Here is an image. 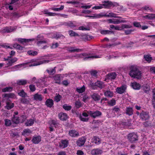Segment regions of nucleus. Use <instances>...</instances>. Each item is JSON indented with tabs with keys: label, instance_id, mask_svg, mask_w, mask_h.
<instances>
[{
	"label": "nucleus",
	"instance_id": "obj_4",
	"mask_svg": "<svg viewBox=\"0 0 155 155\" xmlns=\"http://www.w3.org/2000/svg\"><path fill=\"white\" fill-rule=\"evenodd\" d=\"M101 55H97L93 54L84 53L83 54H77L74 57L76 58H82L86 60L88 58L94 59L99 58L101 57Z\"/></svg>",
	"mask_w": 155,
	"mask_h": 155
},
{
	"label": "nucleus",
	"instance_id": "obj_26",
	"mask_svg": "<svg viewBox=\"0 0 155 155\" xmlns=\"http://www.w3.org/2000/svg\"><path fill=\"white\" fill-rule=\"evenodd\" d=\"M11 120L13 124H17L19 123V117L18 116L13 115L11 118Z\"/></svg>",
	"mask_w": 155,
	"mask_h": 155
},
{
	"label": "nucleus",
	"instance_id": "obj_8",
	"mask_svg": "<svg viewBox=\"0 0 155 155\" xmlns=\"http://www.w3.org/2000/svg\"><path fill=\"white\" fill-rule=\"evenodd\" d=\"M128 138L129 141L133 142L138 140V136L136 134L134 133H131L128 135Z\"/></svg>",
	"mask_w": 155,
	"mask_h": 155
},
{
	"label": "nucleus",
	"instance_id": "obj_31",
	"mask_svg": "<svg viewBox=\"0 0 155 155\" xmlns=\"http://www.w3.org/2000/svg\"><path fill=\"white\" fill-rule=\"evenodd\" d=\"M69 135L72 137L78 136L79 134L78 132L75 130H71L69 132Z\"/></svg>",
	"mask_w": 155,
	"mask_h": 155
},
{
	"label": "nucleus",
	"instance_id": "obj_16",
	"mask_svg": "<svg viewBox=\"0 0 155 155\" xmlns=\"http://www.w3.org/2000/svg\"><path fill=\"white\" fill-rule=\"evenodd\" d=\"M88 113L91 115V116L94 118H95L100 115L101 113L99 111L97 110L94 112L90 111L88 112Z\"/></svg>",
	"mask_w": 155,
	"mask_h": 155
},
{
	"label": "nucleus",
	"instance_id": "obj_49",
	"mask_svg": "<svg viewBox=\"0 0 155 155\" xmlns=\"http://www.w3.org/2000/svg\"><path fill=\"white\" fill-rule=\"evenodd\" d=\"M108 104L110 106H113L115 104L116 101L114 99H113L108 101Z\"/></svg>",
	"mask_w": 155,
	"mask_h": 155
},
{
	"label": "nucleus",
	"instance_id": "obj_17",
	"mask_svg": "<svg viewBox=\"0 0 155 155\" xmlns=\"http://www.w3.org/2000/svg\"><path fill=\"white\" fill-rule=\"evenodd\" d=\"M127 88L126 85H122L121 87H117L116 89V92L118 93L121 94L124 93Z\"/></svg>",
	"mask_w": 155,
	"mask_h": 155
},
{
	"label": "nucleus",
	"instance_id": "obj_48",
	"mask_svg": "<svg viewBox=\"0 0 155 155\" xmlns=\"http://www.w3.org/2000/svg\"><path fill=\"white\" fill-rule=\"evenodd\" d=\"M28 54L31 55L35 56L37 55L38 52L35 51H28Z\"/></svg>",
	"mask_w": 155,
	"mask_h": 155
},
{
	"label": "nucleus",
	"instance_id": "obj_45",
	"mask_svg": "<svg viewBox=\"0 0 155 155\" xmlns=\"http://www.w3.org/2000/svg\"><path fill=\"white\" fill-rule=\"evenodd\" d=\"M126 113L129 115H132L133 114V111L132 108L129 107L127 108Z\"/></svg>",
	"mask_w": 155,
	"mask_h": 155
},
{
	"label": "nucleus",
	"instance_id": "obj_53",
	"mask_svg": "<svg viewBox=\"0 0 155 155\" xmlns=\"http://www.w3.org/2000/svg\"><path fill=\"white\" fill-rule=\"evenodd\" d=\"M100 32L102 34L105 35L109 34L111 32L108 30H101L100 31Z\"/></svg>",
	"mask_w": 155,
	"mask_h": 155
},
{
	"label": "nucleus",
	"instance_id": "obj_7",
	"mask_svg": "<svg viewBox=\"0 0 155 155\" xmlns=\"http://www.w3.org/2000/svg\"><path fill=\"white\" fill-rule=\"evenodd\" d=\"M15 29V27L13 26L6 27L2 29L1 32L3 34L7 33L12 32Z\"/></svg>",
	"mask_w": 155,
	"mask_h": 155
},
{
	"label": "nucleus",
	"instance_id": "obj_11",
	"mask_svg": "<svg viewBox=\"0 0 155 155\" xmlns=\"http://www.w3.org/2000/svg\"><path fill=\"white\" fill-rule=\"evenodd\" d=\"M79 118L81 121L85 122L87 121L89 119L88 114L85 112H83L82 114L80 116Z\"/></svg>",
	"mask_w": 155,
	"mask_h": 155
},
{
	"label": "nucleus",
	"instance_id": "obj_19",
	"mask_svg": "<svg viewBox=\"0 0 155 155\" xmlns=\"http://www.w3.org/2000/svg\"><path fill=\"white\" fill-rule=\"evenodd\" d=\"M68 144V142L66 140H62L59 144V147L62 148L67 147Z\"/></svg>",
	"mask_w": 155,
	"mask_h": 155
},
{
	"label": "nucleus",
	"instance_id": "obj_21",
	"mask_svg": "<svg viewBox=\"0 0 155 155\" xmlns=\"http://www.w3.org/2000/svg\"><path fill=\"white\" fill-rule=\"evenodd\" d=\"M131 27L130 25H123L121 26H115L114 29L117 30H120L124 28H130Z\"/></svg>",
	"mask_w": 155,
	"mask_h": 155
},
{
	"label": "nucleus",
	"instance_id": "obj_39",
	"mask_svg": "<svg viewBox=\"0 0 155 155\" xmlns=\"http://www.w3.org/2000/svg\"><path fill=\"white\" fill-rule=\"evenodd\" d=\"M85 90V87L84 85L82 87H78L76 89L77 91L79 93H81L84 92Z\"/></svg>",
	"mask_w": 155,
	"mask_h": 155
},
{
	"label": "nucleus",
	"instance_id": "obj_22",
	"mask_svg": "<svg viewBox=\"0 0 155 155\" xmlns=\"http://www.w3.org/2000/svg\"><path fill=\"white\" fill-rule=\"evenodd\" d=\"M60 119L62 120H65L68 118V117L66 114L63 113H60L58 115Z\"/></svg>",
	"mask_w": 155,
	"mask_h": 155
},
{
	"label": "nucleus",
	"instance_id": "obj_29",
	"mask_svg": "<svg viewBox=\"0 0 155 155\" xmlns=\"http://www.w3.org/2000/svg\"><path fill=\"white\" fill-rule=\"evenodd\" d=\"M49 37L52 38H55L58 39L62 36L61 34H59L57 33H51L49 35Z\"/></svg>",
	"mask_w": 155,
	"mask_h": 155
},
{
	"label": "nucleus",
	"instance_id": "obj_20",
	"mask_svg": "<svg viewBox=\"0 0 155 155\" xmlns=\"http://www.w3.org/2000/svg\"><path fill=\"white\" fill-rule=\"evenodd\" d=\"M104 4H102L103 5V8H109L111 7L113 5L112 3L111 2L109 1H104L103 2Z\"/></svg>",
	"mask_w": 155,
	"mask_h": 155
},
{
	"label": "nucleus",
	"instance_id": "obj_6",
	"mask_svg": "<svg viewBox=\"0 0 155 155\" xmlns=\"http://www.w3.org/2000/svg\"><path fill=\"white\" fill-rule=\"evenodd\" d=\"M15 54V52L14 51H12L10 53V55L11 56L8 57L6 58H5V61H9L7 63L8 66H9L12 65L13 63L16 61V59L14 60L13 59H12L11 58V56L14 55Z\"/></svg>",
	"mask_w": 155,
	"mask_h": 155
},
{
	"label": "nucleus",
	"instance_id": "obj_23",
	"mask_svg": "<svg viewBox=\"0 0 155 155\" xmlns=\"http://www.w3.org/2000/svg\"><path fill=\"white\" fill-rule=\"evenodd\" d=\"M49 78L54 79L55 81V83L58 84H60L61 83V80L62 79V78L60 77V75H55L52 78Z\"/></svg>",
	"mask_w": 155,
	"mask_h": 155
},
{
	"label": "nucleus",
	"instance_id": "obj_35",
	"mask_svg": "<svg viewBox=\"0 0 155 155\" xmlns=\"http://www.w3.org/2000/svg\"><path fill=\"white\" fill-rule=\"evenodd\" d=\"M5 124L6 127H14V125L12 124L11 120L9 119H5Z\"/></svg>",
	"mask_w": 155,
	"mask_h": 155
},
{
	"label": "nucleus",
	"instance_id": "obj_59",
	"mask_svg": "<svg viewBox=\"0 0 155 155\" xmlns=\"http://www.w3.org/2000/svg\"><path fill=\"white\" fill-rule=\"evenodd\" d=\"M27 81L24 79L20 80V85H24L26 84L27 83Z\"/></svg>",
	"mask_w": 155,
	"mask_h": 155
},
{
	"label": "nucleus",
	"instance_id": "obj_34",
	"mask_svg": "<svg viewBox=\"0 0 155 155\" xmlns=\"http://www.w3.org/2000/svg\"><path fill=\"white\" fill-rule=\"evenodd\" d=\"M34 99L36 101H41L43 99L42 96L38 94H35L34 96Z\"/></svg>",
	"mask_w": 155,
	"mask_h": 155
},
{
	"label": "nucleus",
	"instance_id": "obj_51",
	"mask_svg": "<svg viewBox=\"0 0 155 155\" xmlns=\"http://www.w3.org/2000/svg\"><path fill=\"white\" fill-rule=\"evenodd\" d=\"M114 54L110 55V58H116L122 56L120 54L117 52L114 53Z\"/></svg>",
	"mask_w": 155,
	"mask_h": 155
},
{
	"label": "nucleus",
	"instance_id": "obj_36",
	"mask_svg": "<svg viewBox=\"0 0 155 155\" xmlns=\"http://www.w3.org/2000/svg\"><path fill=\"white\" fill-rule=\"evenodd\" d=\"M104 95L108 97H111L113 96V93L110 91H107L104 92Z\"/></svg>",
	"mask_w": 155,
	"mask_h": 155
},
{
	"label": "nucleus",
	"instance_id": "obj_47",
	"mask_svg": "<svg viewBox=\"0 0 155 155\" xmlns=\"http://www.w3.org/2000/svg\"><path fill=\"white\" fill-rule=\"evenodd\" d=\"M44 13L48 16H54L56 15L55 14L48 12L47 10H45L44 12Z\"/></svg>",
	"mask_w": 155,
	"mask_h": 155
},
{
	"label": "nucleus",
	"instance_id": "obj_27",
	"mask_svg": "<svg viewBox=\"0 0 155 155\" xmlns=\"http://www.w3.org/2000/svg\"><path fill=\"white\" fill-rule=\"evenodd\" d=\"M131 86L135 90H139L140 88V84L136 82L131 83Z\"/></svg>",
	"mask_w": 155,
	"mask_h": 155
},
{
	"label": "nucleus",
	"instance_id": "obj_42",
	"mask_svg": "<svg viewBox=\"0 0 155 155\" xmlns=\"http://www.w3.org/2000/svg\"><path fill=\"white\" fill-rule=\"evenodd\" d=\"M10 44L8 43H5L1 45L2 47L7 49L8 48H10V49H12V47H11V46L10 45Z\"/></svg>",
	"mask_w": 155,
	"mask_h": 155
},
{
	"label": "nucleus",
	"instance_id": "obj_62",
	"mask_svg": "<svg viewBox=\"0 0 155 155\" xmlns=\"http://www.w3.org/2000/svg\"><path fill=\"white\" fill-rule=\"evenodd\" d=\"M92 6V5H91L85 4L83 5L82 6L81 8L85 9L89 8Z\"/></svg>",
	"mask_w": 155,
	"mask_h": 155
},
{
	"label": "nucleus",
	"instance_id": "obj_57",
	"mask_svg": "<svg viewBox=\"0 0 155 155\" xmlns=\"http://www.w3.org/2000/svg\"><path fill=\"white\" fill-rule=\"evenodd\" d=\"M20 96L25 97L27 96V94L23 90L20 91Z\"/></svg>",
	"mask_w": 155,
	"mask_h": 155
},
{
	"label": "nucleus",
	"instance_id": "obj_61",
	"mask_svg": "<svg viewBox=\"0 0 155 155\" xmlns=\"http://www.w3.org/2000/svg\"><path fill=\"white\" fill-rule=\"evenodd\" d=\"M64 6L63 5H61L60 8H53L52 9L55 11H59L64 8Z\"/></svg>",
	"mask_w": 155,
	"mask_h": 155
},
{
	"label": "nucleus",
	"instance_id": "obj_60",
	"mask_svg": "<svg viewBox=\"0 0 155 155\" xmlns=\"http://www.w3.org/2000/svg\"><path fill=\"white\" fill-rule=\"evenodd\" d=\"M61 97L60 95H58L56 96L55 97V100L57 102H58L60 101Z\"/></svg>",
	"mask_w": 155,
	"mask_h": 155
},
{
	"label": "nucleus",
	"instance_id": "obj_9",
	"mask_svg": "<svg viewBox=\"0 0 155 155\" xmlns=\"http://www.w3.org/2000/svg\"><path fill=\"white\" fill-rule=\"evenodd\" d=\"M35 39L34 38L31 39H26L24 38H20V50L21 49V45H27L28 44H30V42L31 41H34Z\"/></svg>",
	"mask_w": 155,
	"mask_h": 155
},
{
	"label": "nucleus",
	"instance_id": "obj_14",
	"mask_svg": "<svg viewBox=\"0 0 155 155\" xmlns=\"http://www.w3.org/2000/svg\"><path fill=\"white\" fill-rule=\"evenodd\" d=\"M144 19L151 20L155 18V14H147L142 16Z\"/></svg>",
	"mask_w": 155,
	"mask_h": 155
},
{
	"label": "nucleus",
	"instance_id": "obj_41",
	"mask_svg": "<svg viewBox=\"0 0 155 155\" xmlns=\"http://www.w3.org/2000/svg\"><path fill=\"white\" fill-rule=\"evenodd\" d=\"M14 107L13 103H10L9 102L6 103V105L5 106L6 108L8 110H9L12 109Z\"/></svg>",
	"mask_w": 155,
	"mask_h": 155
},
{
	"label": "nucleus",
	"instance_id": "obj_46",
	"mask_svg": "<svg viewBox=\"0 0 155 155\" xmlns=\"http://www.w3.org/2000/svg\"><path fill=\"white\" fill-rule=\"evenodd\" d=\"M47 71L49 74H52L55 72V67L54 68H50L47 70Z\"/></svg>",
	"mask_w": 155,
	"mask_h": 155
},
{
	"label": "nucleus",
	"instance_id": "obj_44",
	"mask_svg": "<svg viewBox=\"0 0 155 155\" xmlns=\"http://www.w3.org/2000/svg\"><path fill=\"white\" fill-rule=\"evenodd\" d=\"M34 123V120L33 119H30L28 120L25 123L26 126H29L32 125Z\"/></svg>",
	"mask_w": 155,
	"mask_h": 155
},
{
	"label": "nucleus",
	"instance_id": "obj_5",
	"mask_svg": "<svg viewBox=\"0 0 155 155\" xmlns=\"http://www.w3.org/2000/svg\"><path fill=\"white\" fill-rule=\"evenodd\" d=\"M116 15V14L115 13H114L113 12H110L107 14H105L104 15H102L101 14H94L93 15L91 16L88 15H85L84 16L86 17H89L92 18H100L104 16L108 17H109L118 18V17Z\"/></svg>",
	"mask_w": 155,
	"mask_h": 155
},
{
	"label": "nucleus",
	"instance_id": "obj_52",
	"mask_svg": "<svg viewBox=\"0 0 155 155\" xmlns=\"http://www.w3.org/2000/svg\"><path fill=\"white\" fill-rule=\"evenodd\" d=\"M103 8V5L102 4H100L99 5H96L92 8L93 9L97 10Z\"/></svg>",
	"mask_w": 155,
	"mask_h": 155
},
{
	"label": "nucleus",
	"instance_id": "obj_2",
	"mask_svg": "<svg viewBox=\"0 0 155 155\" xmlns=\"http://www.w3.org/2000/svg\"><path fill=\"white\" fill-rule=\"evenodd\" d=\"M131 69L129 73V74L131 77L137 79L141 78V73L136 66H132L131 67Z\"/></svg>",
	"mask_w": 155,
	"mask_h": 155
},
{
	"label": "nucleus",
	"instance_id": "obj_10",
	"mask_svg": "<svg viewBox=\"0 0 155 155\" xmlns=\"http://www.w3.org/2000/svg\"><path fill=\"white\" fill-rule=\"evenodd\" d=\"M86 140V138L85 137H82L79 138L77 141V146L81 147L83 145Z\"/></svg>",
	"mask_w": 155,
	"mask_h": 155
},
{
	"label": "nucleus",
	"instance_id": "obj_40",
	"mask_svg": "<svg viewBox=\"0 0 155 155\" xmlns=\"http://www.w3.org/2000/svg\"><path fill=\"white\" fill-rule=\"evenodd\" d=\"M13 89V88L11 87H6L5 88H3L2 90V92H11Z\"/></svg>",
	"mask_w": 155,
	"mask_h": 155
},
{
	"label": "nucleus",
	"instance_id": "obj_56",
	"mask_svg": "<svg viewBox=\"0 0 155 155\" xmlns=\"http://www.w3.org/2000/svg\"><path fill=\"white\" fill-rule=\"evenodd\" d=\"M68 33L69 35L71 36H74L77 35L74 31L72 30L69 31Z\"/></svg>",
	"mask_w": 155,
	"mask_h": 155
},
{
	"label": "nucleus",
	"instance_id": "obj_30",
	"mask_svg": "<svg viewBox=\"0 0 155 155\" xmlns=\"http://www.w3.org/2000/svg\"><path fill=\"white\" fill-rule=\"evenodd\" d=\"M91 97L92 99L94 101H98L100 100V95L96 93H94L91 95Z\"/></svg>",
	"mask_w": 155,
	"mask_h": 155
},
{
	"label": "nucleus",
	"instance_id": "obj_55",
	"mask_svg": "<svg viewBox=\"0 0 155 155\" xmlns=\"http://www.w3.org/2000/svg\"><path fill=\"white\" fill-rule=\"evenodd\" d=\"M76 107L78 108H79L82 106V104L80 101H76L75 103Z\"/></svg>",
	"mask_w": 155,
	"mask_h": 155
},
{
	"label": "nucleus",
	"instance_id": "obj_64",
	"mask_svg": "<svg viewBox=\"0 0 155 155\" xmlns=\"http://www.w3.org/2000/svg\"><path fill=\"white\" fill-rule=\"evenodd\" d=\"M76 154L77 155H83L84 154V153L81 150H78L77 151Z\"/></svg>",
	"mask_w": 155,
	"mask_h": 155
},
{
	"label": "nucleus",
	"instance_id": "obj_38",
	"mask_svg": "<svg viewBox=\"0 0 155 155\" xmlns=\"http://www.w3.org/2000/svg\"><path fill=\"white\" fill-rule=\"evenodd\" d=\"M95 85L98 87H99L102 88L105 87V85L101 81H98L95 83Z\"/></svg>",
	"mask_w": 155,
	"mask_h": 155
},
{
	"label": "nucleus",
	"instance_id": "obj_37",
	"mask_svg": "<svg viewBox=\"0 0 155 155\" xmlns=\"http://www.w3.org/2000/svg\"><path fill=\"white\" fill-rule=\"evenodd\" d=\"M31 133V131L29 129H25L22 133V134L25 136H27Z\"/></svg>",
	"mask_w": 155,
	"mask_h": 155
},
{
	"label": "nucleus",
	"instance_id": "obj_54",
	"mask_svg": "<svg viewBox=\"0 0 155 155\" xmlns=\"http://www.w3.org/2000/svg\"><path fill=\"white\" fill-rule=\"evenodd\" d=\"M150 10V7L148 6H145L142 8V10L143 12H145L146 11H148Z\"/></svg>",
	"mask_w": 155,
	"mask_h": 155
},
{
	"label": "nucleus",
	"instance_id": "obj_15",
	"mask_svg": "<svg viewBox=\"0 0 155 155\" xmlns=\"http://www.w3.org/2000/svg\"><path fill=\"white\" fill-rule=\"evenodd\" d=\"M41 140V137L39 135L34 136L32 140V142L35 144H38Z\"/></svg>",
	"mask_w": 155,
	"mask_h": 155
},
{
	"label": "nucleus",
	"instance_id": "obj_28",
	"mask_svg": "<svg viewBox=\"0 0 155 155\" xmlns=\"http://www.w3.org/2000/svg\"><path fill=\"white\" fill-rule=\"evenodd\" d=\"M67 50L71 52H79L81 51V49L73 47H68L67 48Z\"/></svg>",
	"mask_w": 155,
	"mask_h": 155
},
{
	"label": "nucleus",
	"instance_id": "obj_58",
	"mask_svg": "<svg viewBox=\"0 0 155 155\" xmlns=\"http://www.w3.org/2000/svg\"><path fill=\"white\" fill-rule=\"evenodd\" d=\"M11 47H12L13 48H14L17 49H19V45L15 43L12 46H11Z\"/></svg>",
	"mask_w": 155,
	"mask_h": 155
},
{
	"label": "nucleus",
	"instance_id": "obj_3",
	"mask_svg": "<svg viewBox=\"0 0 155 155\" xmlns=\"http://www.w3.org/2000/svg\"><path fill=\"white\" fill-rule=\"evenodd\" d=\"M131 69L129 73V74L131 77L137 79L141 78V73L136 66H132L131 67Z\"/></svg>",
	"mask_w": 155,
	"mask_h": 155
},
{
	"label": "nucleus",
	"instance_id": "obj_63",
	"mask_svg": "<svg viewBox=\"0 0 155 155\" xmlns=\"http://www.w3.org/2000/svg\"><path fill=\"white\" fill-rule=\"evenodd\" d=\"M134 26L138 27V28H141V26L139 22H134Z\"/></svg>",
	"mask_w": 155,
	"mask_h": 155
},
{
	"label": "nucleus",
	"instance_id": "obj_50",
	"mask_svg": "<svg viewBox=\"0 0 155 155\" xmlns=\"http://www.w3.org/2000/svg\"><path fill=\"white\" fill-rule=\"evenodd\" d=\"M63 108L66 110H69L71 108V106L68 105L67 104H65L63 105Z\"/></svg>",
	"mask_w": 155,
	"mask_h": 155
},
{
	"label": "nucleus",
	"instance_id": "obj_24",
	"mask_svg": "<svg viewBox=\"0 0 155 155\" xmlns=\"http://www.w3.org/2000/svg\"><path fill=\"white\" fill-rule=\"evenodd\" d=\"M101 140L97 136H94L92 139L91 142L96 144L98 145L101 143Z\"/></svg>",
	"mask_w": 155,
	"mask_h": 155
},
{
	"label": "nucleus",
	"instance_id": "obj_13",
	"mask_svg": "<svg viewBox=\"0 0 155 155\" xmlns=\"http://www.w3.org/2000/svg\"><path fill=\"white\" fill-rule=\"evenodd\" d=\"M107 21L109 23L117 24L121 22L122 21L119 19H110L107 20Z\"/></svg>",
	"mask_w": 155,
	"mask_h": 155
},
{
	"label": "nucleus",
	"instance_id": "obj_33",
	"mask_svg": "<svg viewBox=\"0 0 155 155\" xmlns=\"http://www.w3.org/2000/svg\"><path fill=\"white\" fill-rule=\"evenodd\" d=\"M56 124V122L54 120H51L49 122V124H50L49 128L51 131L53 130V128L55 127Z\"/></svg>",
	"mask_w": 155,
	"mask_h": 155
},
{
	"label": "nucleus",
	"instance_id": "obj_43",
	"mask_svg": "<svg viewBox=\"0 0 155 155\" xmlns=\"http://www.w3.org/2000/svg\"><path fill=\"white\" fill-rule=\"evenodd\" d=\"M144 58L145 60L148 63H150L152 59V57L150 56V55H144Z\"/></svg>",
	"mask_w": 155,
	"mask_h": 155
},
{
	"label": "nucleus",
	"instance_id": "obj_25",
	"mask_svg": "<svg viewBox=\"0 0 155 155\" xmlns=\"http://www.w3.org/2000/svg\"><path fill=\"white\" fill-rule=\"evenodd\" d=\"M140 117L143 120H146L149 118L148 113L143 112L140 114Z\"/></svg>",
	"mask_w": 155,
	"mask_h": 155
},
{
	"label": "nucleus",
	"instance_id": "obj_18",
	"mask_svg": "<svg viewBox=\"0 0 155 155\" xmlns=\"http://www.w3.org/2000/svg\"><path fill=\"white\" fill-rule=\"evenodd\" d=\"M102 152V150L97 148L92 150L91 151V153L92 155H99L101 154Z\"/></svg>",
	"mask_w": 155,
	"mask_h": 155
},
{
	"label": "nucleus",
	"instance_id": "obj_32",
	"mask_svg": "<svg viewBox=\"0 0 155 155\" xmlns=\"http://www.w3.org/2000/svg\"><path fill=\"white\" fill-rule=\"evenodd\" d=\"M45 104L47 107H51L53 104V101L52 99H48L46 101Z\"/></svg>",
	"mask_w": 155,
	"mask_h": 155
},
{
	"label": "nucleus",
	"instance_id": "obj_12",
	"mask_svg": "<svg viewBox=\"0 0 155 155\" xmlns=\"http://www.w3.org/2000/svg\"><path fill=\"white\" fill-rule=\"evenodd\" d=\"M116 77V74L115 73H112L107 74L104 80L106 82H108V80L110 79H114Z\"/></svg>",
	"mask_w": 155,
	"mask_h": 155
},
{
	"label": "nucleus",
	"instance_id": "obj_1",
	"mask_svg": "<svg viewBox=\"0 0 155 155\" xmlns=\"http://www.w3.org/2000/svg\"><path fill=\"white\" fill-rule=\"evenodd\" d=\"M50 60V59L49 56H46L40 59H32L29 62L20 64V68L22 69L27 67L39 65L48 63Z\"/></svg>",
	"mask_w": 155,
	"mask_h": 155
}]
</instances>
